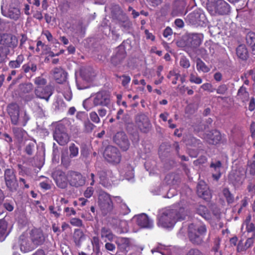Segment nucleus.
<instances>
[{"label":"nucleus","instance_id":"412c9836","mask_svg":"<svg viewBox=\"0 0 255 255\" xmlns=\"http://www.w3.org/2000/svg\"><path fill=\"white\" fill-rule=\"evenodd\" d=\"M35 94L37 97L48 101L53 94L52 87L50 85L45 86L44 87H36Z\"/></svg>","mask_w":255,"mask_h":255},{"label":"nucleus","instance_id":"bb28decb","mask_svg":"<svg viewBox=\"0 0 255 255\" xmlns=\"http://www.w3.org/2000/svg\"><path fill=\"white\" fill-rule=\"evenodd\" d=\"M222 140L221 133L217 130L210 131L208 133V143L216 145L219 143Z\"/></svg>","mask_w":255,"mask_h":255},{"label":"nucleus","instance_id":"aec40b11","mask_svg":"<svg viewBox=\"0 0 255 255\" xmlns=\"http://www.w3.org/2000/svg\"><path fill=\"white\" fill-rule=\"evenodd\" d=\"M52 74L57 83L63 84L67 80L68 73L61 67L54 68L52 71Z\"/></svg>","mask_w":255,"mask_h":255},{"label":"nucleus","instance_id":"79ce46f5","mask_svg":"<svg viewBox=\"0 0 255 255\" xmlns=\"http://www.w3.org/2000/svg\"><path fill=\"white\" fill-rule=\"evenodd\" d=\"M100 241L99 237L94 236L91 240V243L93 246V250L95 251L97 253H98L100 251Z\"/></svg>","mask_w":255,"mask_h":255},{"label":"nucleus","instance_id":"39448f33","mask_svg":"<svg viewBox=\"0 0 255 255\" xmlns=\"http://www.w3.org/2000/svg\"><path fill=\"white\" fill-rule=\"evenodd\" d=\"M185 21L189 25L203 27L206 26L207 18L199 10H194L187 15Z\"/></svg>","mask_w":255,"mask_h":255},{"label":"nucleus","instance_id":"37998d69","mask_svg":"<svg viewBox=\"0 0 255 255\" xmlns=\"http://www.w3.org/2000/svg\"><path fill=\"white\" fill-rule=\"evenodd\" d=\"M33 89V86L31 83L23 84L20 87V91L24 94L29 93L32 91Z\"/></svg>","mask_w":255,"mask_h":255},{"label":"nucleus","instance_id":"774afa93","mask_svg":"<svg viewBox=\"0 0 255 255\" xmlns=\"http://www.w3.org/2000/svg\"><path fill=\"white\" fill-rule=\"evenodd\" d=\"M187 255H203L202 253L197 249H191Z\"/></svg>","mask_w":255,"mask_h":255},{"label":"nucleus","instance_id":"1a4fd4ad","mask_svg":"<svg viewBox=\"0 0 255 255\" xmlns=\"http://www.w3.org/2000/svg\"><path fill=\"white\" fill-rule=\"evenodd\" d=\"M104 156L108 162L113 164H118L121 160V154L120 151L113 146H108L106 148Z\"/></svg>","mask_w":255,"mask_h":255},{"label":"nucleus","instance_id":"052dcab7","mask_svg":"<svg viewBox=\"0 0 255 255\" xmlns=\"http://www.w3.org/2000/svg\"><path fill=\"white\" fill-rule=\"evenodd\" d=\"M94 189L92 187H88L84 193V196L87 198H90L93 194Z\"/></svg>","mask_w":255,"mask_h":255},{"label":"nucleus","instance_id":"603ef678","mask_svg":"<svg viewBox=\"0 0 255 255\" xmlns=\"http://www.w3.org/2000/svg\"><path fill=\"white\" fill-rule=\"evenodd\" d=\"M91 120L95 124H99L100 123V119L97 113L95 112H92L89 114Z\"/></svg>","mask_w":255,"mask_h":255},{"label":"nucleus","instance_id":"393cba45","mask_svg":"<svg viewBox=\"0 0 255 255\" xmlns=\"http://www.w3.org/2000/svg\"><path fill=\"white\" fill-rule=\"evenodd\" d=\"M118 247L123 252L127 253L131 246L130 240L129 238L119 237L116 241Z\"/></svg>","mask_w":255,"mask_h":255},{"label":"nucleus","instance_id":"3c124183","mask_svg":"<svg viewBox=\"0 0 255 255\" xmlns=\"http://www.w3.org/2000/svg\"><path fill=\"white\" fill-rule=\"evenodd\" d=\"M189 81L191 83L200 84L202 83V80L196 74L191 73L189 76Z\"/></svg>","mask_w":255,"mask_h":255},{"label":"nucleus","instance_id":"4468645a","mask_svg":"<svg viewBox=\"0 0 255 255\" xmlns=\"http://www.w3.org/2000/svg\"><path fill=\"white\" fill-rule=\"evenodd\" d=\"M127 56V52L125 48L122 46H118L116 52L111 58V63L115 67H119L123 62Z\"/></svg>","mask_w":255,"mask_h":255},{"label":"nucleus","instance_id":"dca6fc26","mask_svg":"<svg viewBox=\"0 0 255 255\" xmlns=\"http://www.w3.org/2000/svg\"><path fill=\"white\" fill-rule=\"evenodd\" d=\"M31 242L37 248L42 245L45 242V237L42 230L40 229L34 228L29 233Z\"/></svg>","mask_w":255,"mask_h":255},{"label":"nucleus","instance_id":"bf43d9fd","mask_svg":"<svg viewBox=\"0 0 255 255\" xmlns=\"http://www.w3.org/2000/svg\"><path fill=\"white\" fill-rule=\"evenodd\" d=\"M228 90V87L225 84H222L218 87L217 89V93L219 94H224Z\"/></svg>","mask_w":255,"mask_h":255},{"label":"nucleus","instance_id":"c03bdc74","mask_svg":"<svg viewBox=\"0 0 255 255\" xmlns=\"http://www.w3.org/2000/svg\"><path fill=\"white\" fill-rule=\"evenodd\" d=\"M69 149L70 152L69 156L70 158H74L77 156L79 153V148L74 143H71L69 146Z\"/></svg>","mask_w":255,"mask_h":255},{"label":"nucleus","instance_id":"0e129e2a","mask_svg":"<svg viewBox=\"0 0 255 255\" xmlns=\"http://www.w3.org/2000/svg\"><path fill=\"white\" fill-rule=\"evenodd\" d=\"M123 80L122 85L124 87H126L129 83L131 78L129 76L123 75H122Z\"/></svg>","mask_w":255,"mask_h":255},{"label":"nucleus","instance_id":"cd10ccee","mask_svg":"<svg viewBox=\"0 0 255 255\" xmlns=\"http://www.w3.org/2000/svg\"><path fill=\"white\" fill-rule=\"evenodd\" d=\"M21 69L25 74L28 73L35 74L37 70V65L35 62L30 60L22 66Z\"/></svg>","mask_w":255,"mask_h":255},{"label":"nucleus","instance_id":"423d86ee","mask_svg":"<svg viewBox=\"0 0 255 255\" xmlns=\"http://www.w3.org/2000/svg\"><path fill=\"white\" fill-rule=\"evenodd\" d=\"M99 205L102 214L107 215L114 209V205L110 194L101 192L99 196Z\"/></svg>","mask_w":255,"mask_h":255},{"label":"nucleus","instance_id":"f3484780","mask_svg":"<svg viewBox=\"0 0 255 255\" xmlns=\"http://www.w3.org/2000/svg\"><path fill=\"white\" fill-rule=\"evenodd\" d=\"M114 141L123 151H127L130 146V143L126 134L123 132H118L114 136Z\"/></svg>","mask_w":255,"mask_h":255},{"label":"nucleus","instance_id":"a878e982","mask_svg":"<svg viewBox=\"0 0 255 255\" xmlns=\"http://www.w3.org/2000/svg\"><path fill=\"white\" fill-rule=\"evenodd\" d=\"M185 3L183 0H175L173 4L172 14L174 16H178L184 13Z\"/></svg>","mask_w":255,"mask_h":255},{"label":"nucleus","instance_id":"13d9d810","mask_svg":"<svg viewBox=\"0 0 255 255\" xmlns=\"http://www.w3.org/2000/svg\"><path fill=\"white\" fill-rule=\"evenodd\" d=\"M2 207H3L4 209H5L7 211L9 212L12 211L14 209L12 202H4L3 204H1V208Z\"/></svg>","mask_w":255,"mask_h":255},{"label":"nucleus","instance_id":"20e7f679","mask_svg":"<svg viewBox=\"0 0 255 255\" xmlns=\"http://www.w3.org/2000/svg\"><path fill=\"white\" fill-rule=\"evenodd\" d=\"M206 228L205 226H201L195 228L193 224L189 226L188 237L190 241L195 245H200L205 236Z\"/></svg>","mask_w":255,"mask_h":255},{"label":"nucleus","instance_id":"9b49d317","mask_svg":"<svg viewBox=\"0 0 255 255\" xmlns=\"http://www.w3.org/2000/svg\"><path fill=\"white\" fill-rule=\"evenodd\" d=\"M52 176L56 185L61 189L66 188L69 183V172L66 175L61 170H55L52 173Z\"/></svg>","mask_w":255,"mask_h":255},{"label":"nucleus","instance_id":"b1692460","mask_svg":"<svg viewBox=\"0 0 255 255\" xmlns=\"http://www.w3.org/2000/svg\"><path fill=\"white\" fill-rule=\"evenodd\" d=\"M136 224L143 228H151L153 226L152 222L145 214H142L137 216Z\"/></svg>","mask_w":255,"mask_h":255},{"label":"nucleus","instance_id":"a211bd4d","mask_svg":"<svg viewBox=\"0 0 255 255\" xmlns=\"http://www.w3.org/2000/svg\"><path fill=\"white\" fill-rule=\"evenodd\" d=\"M136 124L140 129L143 132H148L151 127L150 121L145 114L138 115L135 118Z\"/></svg>","mask_w":255,"mask_h":255},{"label":"nucleus","instance_id":"7ed1b4c3","mask_svg":"<svg viewBox=\"0 0 255 255\" xmlns=\"http://www.w3.org/2000/svg\"><path fill=\"white\" fill-rule=\"evenodd\" d=\"M230 10L229 4L224 0H208V12L211 15L227 14Z\"/></svg>","mask_w":255,"mask_h":255},{"label":"nucleus","instance_id":"49530a36","mask_svg":"<svg viewBox=\"0 0 255 255\" xmlns=\"http://www.w3.org/2000/svg\"><path fill=\"white\" fill-rule=\"evenodd\" d=\"M255 237V233L252 234L251 236L247 240L244 247L241 249V251H246L253 245Z\"/></svg>","mask_w":255,"mask_h":255},{"label":"nucleus","instance_id":"f8f14e48","mask_svg":"<svg viewBox=\"0 0 255 255\" xmlns=\"http://www.w3.org/2000/svg\"><path fill=\"white\" fill-rule=\"evenodd\" d=\"M117 13L114 11L112 12V16L113 19L116 20L121 27L128 29L130 27V22L126 14L123 11L120 6L116 7Z\"/></svg>","mask_w":255,"mask_h":255},{"label":"nucleus","instance_id":"5701e85b","mask_svg":"<svg viewBox=\"0 0 255 255\" xmlns=\"http://www.w3.org/2000/svg\"><path fill=\"white\" fill-rule=\"evenodd\" d=\"M210 168L213 178L218 181L221 176L222 163L220 161H212L210 165Z\"/></svg>","mask_w":255,"mask_h":255},{"label":"nucleus","instance_id":"2f4dec72","mask_svg":"<svg viewBox=\"0 0 255 255\" xmlns=\"http://www.w3.org/2000/svg\"><path fill=\"white\" fill-rule=\"evenodd\" d=\"M236 53L238 57L242 60H246L248 57V51L245 45H239L237 48Z\"/></svg>","mask_w":255,"mask_h":255},{"label":"nucleus","instance_id":"69168bd1","mask_svg":"<svg viewBox=\"0 0 255 255\" xmlns=\"http://www.w3.org/2000/svg\"><path fill=\"white\" fill-rule=\"evenodd\" d=\"M90 103V99H87L83 102V105L86 110L89 111L93 108V106L91 105Z\"/></svg>","mask_w":255,"mask_h":255},{"label":"nucleus","instance_id":"4d7b16f0","mask_svg":"<svg viewBox=\"0 0 255 255\" xmlns=\"http://www.w3.org/2000/svg\"><path fill=\"white\" fill-rule=\"evenodd\" d=\"M50 182L51 181L49 180H46V181L40 182L39 183V186L42 189L44 190H49L51 188Z\"/></svg>","mask_w":255,"mask_h":255},{"label":"nucleus","instance_id":"6e6d98bb","mask_svg":"<svg viewBox=\"0 0 255 255\" xmlns=\"http://www.w3.org/2000/svg\"><path fill=\"white\" fill-rule=\"evenodd\" d=\"M34 148V144L32 142H30L27 144L25 148V152L28 155H31L33 153V151Z\"/></svg>","mask_w":255,"mask_h":255},{"label":"nucleus","instance_id":"9d476101","mask_svg":"<svg viewBox=\"0 0 255 255\" xmlns=\"http://www.w3.org/2000/svg\"><path fill=\"white\" fill-rule=\"evenodd\" d=\"M53 137L57 143L62 146L66 145L70 140V136L66 131L65 127L61 124L56 127Z\"/></svg>","mask_w":255,"mask_h":255},{"label":"nucleus","instance_id":"4c0bfd02","mask_svg":"<svg viewBox=\"0 0 255 255\" xmlns=\"http://www.w3.org/2000/svg\"><path fill=\"white\" fill-rule=\"evenodd\" d=\"M101 236L102 238H106L109 241H112L114 239V234L112 231L108 228L102 227L101 231Z\"/></svg>","mask_w":255,"mask_h":255},{"label":"nucleus","instance_id":"72a5a7b5","mask_svg":"<svg viewBox=\"0 0 255 255\" xmlns=\"http://www.w3.org/2000/svg\"><path fill=\"white\" fill-rule=\"evenodd\" d=\"M73 239L76 244H79L85 240V236L83 232L81 229H76L74 230Z\"/></svg>","mask_w":255,"mask_h":255},{"label":"nucleus","instance_id":"473e14b6","mask_svg":"<svg viewBox=\"0 0 255 255\" xmlns=\"http://www.w3.org/2000/svg\"><path fill=\"white\" fill-rule=\"evenodd\" d=\"M20 12L17 7H10L8 9L6 16L14 20H17L20 16Z\"/></svg>","mask_w":255,"mask_h":255},{"label":"nucleus","instance_id":"a19ab883","mask_svg":"<svg viewBox=\"0 0 255 255\" xmlns=\"http://www.w3.org/2000/svg\"><path fill=\"white\" fill-rule=\"evenodd\" d=\"M7 224L4 220H0V241L4 240L6 236Z\"/></svg>","mask_w":255,"mask_h":255},{"label":"nucleus","instance_id":"c85d7f7f","mask_svg":"<svg viewBox=\"0 0 255 255\" xmlns=\"http://www.w3.org/2000/svg\"><path fill=\"white\" fill-rule=\"evenodd\" d=\"M197 194L198 196L202 198L204 200H206L207 197V190L206 184L204 181H200L197 186Z\"/></svg>","mask_w":255,"mask_h":255},{"label":"nucleus","instance_id":"ddd939ff","mask_svg":"<svg viewBox=\"0 0 255 255\" xmlns=\"http://www.w3.org/2000/svg\"><path fill=\"white\" fill-rule=\"evenodd\" d=\"M86 178L79 172L75 171H69V184L74 187H79L85 185Z\"/></svg>","mask_w":255,"mask_h":255},{"label":"nucleus","instance_id":"7c9ffc66","mask_svg":"<svg viewBox=\"0 0 255 255\" xmlns=\"http://www.w3.org/2000/svg\"><path fill=\"white\" fill-rule=\"evenodd\" d=\"M25 59L23 54L18 55L15 60H10L8 64V67L11 69H16L19 68Z\"/></svg>","mask_w":255,"mask_h":255},{"label":"nucleus","instance_id":"f257e3e1","mask_svg":"<svg viewBox=\"0 0 255 255\" xmlns=\"http://www.w3.org/2000/svg\"><path fill=\"white\" fill-rule=\"evenodd\" d=\"M185 210L177 205L171 208L164 209L159 213L157 216V225L163 228H173L178 221L185 219Z\"/></svg>","mask_w":255,"mask_h":255},{"label":"nucleus","instance_id":"09e8293b","mask_svg":"<svg viewBox=\"0 0 255 255\" xmlns=\"http://www.w3.org/2000/svg\"><path fill=\"white\" fill-rule=\"evenodd\" d=\"M196 67L198 71L204 72L207 71V67L206 64L199 58L196 60Z\"/></svg>","mask_w":255,"mask_h":255},{"label":"nucleus","instance_id":"6ab92c4d","mask_svg":"<svg viewBox=\"0 0 255 255\" xmlns=\"http://www.w3.org/2000/svg\"><path fill=\"white\" fill-rule=\"evenodd\" d=\"M0 44L2 45L1 47H6L9 49L15 48L18 44V39L16 36L10 34H3L1 36Z\"/></svg>","mask_w":255,"mask_h":255},{"label":"nucleus","instance_id":"e2e57ef3","mask_svg":"<svg viewBox=\"0 0 255 255\" xmlns=\"http://www.w3.org/2000/svg\"><path fill=\"white\" fill-rule=\"evenodd\" d=\"M29 120V116L27 114L26 112H25L24 115L22 117L21 119L20 120V123L23 127L26 125L27 122Z\"/></svg>","mask_w":255,"mask_h":255},{"label":"nucleus","instance_id":"680f3d73","mask_svg":"<svg viewBox=\"0 0 255 255\" xmlns=\"http://www.w3.org/2000/svg\"><path fill=\"white\" fill-rule=\"evenodd\" d=\"M173 34L172 29L169 26H167L163 31V35L165 38L170 39L169 36H171Z\"/></svg>","mask_w":255,"mask_h":255},{"label":"nucleus","instance_id":"de8ad7c7","mask_svg":"<svg viewBox=\"0 0 255 255\" xmlns=\"http://www.w3.org/2000/svg\"><path fill=\"white\" fill-rule=\"evenodd\" d=\"M34 82L37 87H43L46 85L47 80L42 76H39L35 78Z\"/></svg>","mask_w":255,"mask_h":255},{"label":"nucleus","instance_id":"e433bc0d","mask_svg":"<svg viewBox=\"0 0 255 255\" xmlns=\"http://www.w3.org/2000/svg\"><path fill=\"white\" fill-rule=\"evenodd\" d=\"M237 96L243 102L248 100L249 98V93L247 90V88L244 86H241L238 90Z\"/></svg>","mask_w":255,"mask_h":255},{"label":"nucleus","instance_id":"58836bf2","mask_svg":"<svg viewBox=\"0 0 255 255\" xmlns=\"http://www.w3.org/2000/svg\"><path fill=\"white\" fill-rule=\"evenodd\" d=\"M10 53V49L6 47L0 46V64L6 61L8 55Z\"/></svg>","mask_w":255,"mask_h":255},{"label":"nucleus","instance_id":"8fccbe9b","mask_svg":"<svg viewBox=\"0 0 255 255\" xmlns=\"http://www.w3.org/2000/svg\"><path fill=\"white\" fill-rule=\"evenodd\" d=\"M179 64L184 69L188 68L190 66L189 60L185 56H182L180 59Z\"/></svg>","mask_w":255,"mask_h":255},{"label":"nucleus","instance_id":"c756f323","mask_svg":"<svg viewBox=\"0 0 255 255\" xmlns=\"http://www.w3.org/2000/svg\"><path fill=\"white\" fill-rule=\"evenodd\" d=\"M12 131L14 138L19 143H21L23 141L24 136L26 134V131L22 128L19 127L12 128Z\"/></svg>","mask_w":255,"mask_h":255},{"label":"nucleus","instance_id":"f03ea898","mask_svg":"<svg viewBox=\"0 0 255 255\" xmlns=\"http://www.w3.org/2000/svg\"><path fill=\"white\" fill-rule=\"evenodd\" d=\"M204 35L200 33H189L186 34L184 38L177 42V45L191 49L199 47L202 44Z\"/></svg>","mask_w":255,"mask_h":255},{"label":"nucleus","instance_id":"0eeeda50","mask_svg":"<svg viewBox=\"0 0 255 255\" xmlns=\"http://www.w3.org/2000/svg\"><path fill=\"white\" fill-rule=\"evenodd\" d=\"M4 179L5 185L9 191L13 192L18 190V180L13 169L7 168L4 170Z\"/></svg>","mask_w":255,"mask_h":255},{"label":"nucleus","instance_id":"a18cd8bd","mask_svg":"<svg viewBox=\"0 0 255 255\" xmlns=\"http://www.w3.org/2000/svg\"><path fill=\"white\" fill-rule=\"evenodd\" d=\"M18 186L22 190L28 189L29 188V180L22 177H19L18 180Z\"/></svg>","mask_w":255,"mask_h":255},{"label":"nucleus","instance_id":"2eb2a0df","mask_svg":"<svg viewBox=\"0 0 255 255\" xmlns=\"http://www.w3.org/2000/svg\"><path fill=\"white\" fill-rule=\"evenodd\" d=\"M6 112L10 118V121L12 125H17L19 120V107L16 103H11L6 107Z\"/></svg>","mask_w":255,"mask_h":255},{"label":"nucleus","instance_id":"864d4df0","mask_svg":"<svg viewBox=\"0 0 255 255\" xmlns=\"http://www.w3.org/2000/svg\"><path fill=\"white\" fill-rule=\"evenodd\" d=\"M84 127L87 132H91L95 128V126L89 120H87L84 122Z\"/></svg>","mask_w":255,"mask_h":255},{"label":"nucleus","instance_id":"6e6552de","mask_svg":"<svg viewBox=\"0 0 255 255\" xmlns=\"http://www.w3.org/2000/svg\"><path fill=\"white\" fill-rule=\"evenodd\" d=\"M92 102L94 107H108L111 102V95L105 90L100 91L92 96Z\"/></svg>","mask_w":255,"mask_h":255},{"label":"nucleus","instance_id":"c9c22d12","mask_svg":"<svg viewBox=\"0 0 255 255\" xmlns=\"http://www.w3.org/2000/svg\"><path fill=\"white\" fill-rule=\"evenodd\" d=\"M247 44L251 46L252 51L255 54V33L249 32L246 36Z\"/></svg>","mask_w":255,"mask_h":255},{"label":"nucleus","instance_id":"338daca9","mask_svg":"<svg viewBox=\"0 0 255 255\" xmlns=\"http://www.w3.org/2000/svg\"><path fill=\"white\" fill-rule=\"evenodd\" d=\"M247 231L249 233H252L255 234V227L254 224L252 223H249L247 224Z\"/></svg>","mask_w":255,"mask_h":255},{"label":"nucleus","instance_id":"5fc2aeb1","mask_svg":"<svg viewBox=\"0 0 255 255\" xmlns=\"http://www.w3.org/2000/svg\"><path fill=\"white\" fill-rule=\"evenodd\" d=\"M70 222L74 226L81 227L83 226L82 221L79 218H73L71 219Z\"/></svg>","mask_w":255,"mask_h":255},{"label":"nucleus","instance_id":"ea45409f","mask_svg":"<svg viewBox=\"0 0 255 255\" xmlns=\"http://www.w3.org/2000/svg\"><path fill=\"white\" fill-rule=\"evenodd\" d=\"M179 77H180V73H176L174 70L170 71L167 76V78L171 81L173 85L177 84Z\"/></svg>","mask_w":255,"mask_h":255},{"label":"nucleus","instance_id":"f704fd0d","mask_svg":"<svg viewBox=\"0 0 255 255\" xmlns=\"http://www.w3.org/2000/svg\"><path fill=\"white\" fill-rule=\"evenodd\" d=\"M229 179L235 186L241 184L242 182L241 176L236 171H232L230 173Z\"/></svg>","mask_w":255,"mask_h":255},{"label":"nucleus","instance_id":"4be33fe9","mask_svg":"<svg viewBox=\"0 0 255 255\" xmlns=\"http://www.w3.org/2000/svg\"><path fill=\"white\" fill-rule=\"evenodd\" d=\"M19 243L21 251L24 253L31 252L36 248L32 243H30L28 238L24 235L19 237Z\"/></svg>","mask_w":255,"mask_h":255}]
</instances>
